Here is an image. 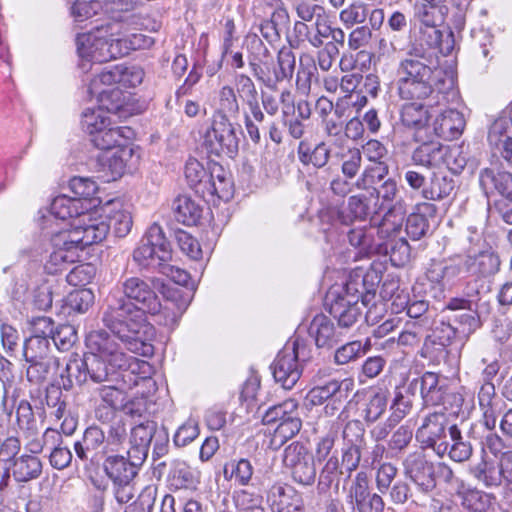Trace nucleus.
<instances>
[{
  "mask_svg": "<svg viewBox=\"0 0 512 512\" xmlns=\"http://www.w3.org/2000/svg\"><path fill=\"white\" fill-rule=\"evenodd\" d=\"M409 390L420 389L421 398L425 405H437L442 401L444 389L439 384V376L434 372H425L419 379L409 384Z\"/></svg>",
  "mask_w": 512,
  "mask_h": 512,
  "instance_id": "obj_31",
  "label": "nucleus"
},
{
  "mask_svg": "<svg viewBox=\"0 0 512 512\" xmlns=\"http://www.w3.org/2000/svg\"><path fill=\"white\" fill-rule=\"evenodd\" d=\"M445 0H421L414 6V17L420 26H430L441 21V15H437L438 8Z\"/></svg>",
  "mask_w": 512,
  "mask_h": 512,
  "instance_id": "obj_52",
  "label": "nucleus"
},
{
  "mask_svg": "<svg viewBox=\"0 0 512 512\" xmlns=\"http://www.w3.org/2000/svg\"><path fill=\"white\" fill-rule=\"evenodd\" d=\"M447 426L448 417L445 412L429 413L416 431V440L423 448H431L438 456L443 457L449 447V443L444 440Z\"/></svg>",
  "mask_w": 512,
  "mask_h": 512,
  "instance_id": "obj_12",
  "label": "nucleus"
},
{
  "mask_svg": "<svg viewBox=\"0 0 512 512\" xmlns=\"http://www.w3.org/2000/svg\"><path fill=\"white\" fill-rule=\"evenodd\" d=\"M341 476L346 477V473L341 468L338 458L331 456L327 459L319 473L317 484L319 493H325L333 486L338 490Z\"/></svg>",
  "mask_w": 512,
  "mask_h": 512,
  "instance_id": "obj_42",
  "label": "nucleus"
},
{
  "mask_svg": "<svg viewBox=\"0 0 512 512\" xmlns=\"http://www.w3.org/2000/svg\"><path fill=\"white\" fill-rule=\"evenodd\" d=\"M132 156L133 148L129 144L104 152L99 158V165L105 173L103 177L106 181H115L120 178Z\"/></svg>",
  "mask_w": 512,
  "mask_h": 512,
  "instance_id": "obj_21",
  "label": "nucleus"
},
{
  "mask_svg": "<svg viewBox=\"0 0 512 512\" xmlns=\"http://www.w3.org/2000/svg\"><path fill=\"white\" fill-rule=\"evenodd\" d=\"M462 506L472 512H484L490 506L488 494L477 489H470L462 493Z\"/></svg>",
  "mask_w": 512,
  "mask_h": 512,
  "instance_id": "obj_59",
  "label": "nucleus"
},
{
  "mask_svg": "<svg viewBox=\"0 0 512 512\" xmlns=\"http://www.w3.org/2000/svg\"><path fill=\"white\" fill-rule=\"evenodd\" d=\"M373 192H376L377 197L383 202L391 204L378 227V234L382 238L397 235L401 231L405 208L403 201L398 198L396 181L388 178Z\"/></svg>",
  "mask_w": 512,
  "mask_h": 512,
  "instance_id": "obj_11",
  "label": "nucleus"
},
{
  "mask_svg": "<svg viewBox=\"0 0 512 512\" xmlns=\"http://www.w3.org/2000/svg\"><path fill=\"white\" fill-rule=\"evenodd\" d=\"M358 284L357 281H348L342 292L331 291L326 296L328 311L340 328L352 327L363 316L359 295L352 293V291L359 292Z\"/></svg>",
  "mask_w": 512,
  "mask_h": 512,
  "instance_id": "obj_7",
  "label": "nucleus"
},
{
  "mask_svg": "<svg viewBox=\"0 0 512 512\" xmlns=\"http://www.w3.org/2000/svg\"><path fill=\"white\" fill-rule=\"evenodd\" d=\"M479 183L486 192L495 189L503 197L512 201V174L510 172H495L493 168H485L480 172Z\"/></svg>",
  "mask_w": 512,
  "mask_h": 512,
  "instance_id": "obj_32",
  "label": "nucleus"
},
{
  "mask_svg": "<svg viewBox=\"0 0 512 512\" xmlns=\"http://www.w3.org/2000/svg\"><path fill=\"white\" fill-rule=\"evenodd\" d=\"M466 125L464 115L455 109H447L436 117L433 123V132L445 140L458 138Z\"/></svg>",
  "mask_w": 512,
  "mask_h": 512,
  "instance_id": "obj_26",
  "label": "nucleus"
},
{
  "mask_svg": "<svg viewBox=\"0 0 512 512\" xmlns=\"http://www.w3.org/2000/svg\"><path fill=\"white\" fill-rule=\"evenodd\" d=\"M94 303V294L90 289H77L67 296V306L74 312L85 313Z\"/></svg>",
  "mask_w": 512,
  "mask_h": 512,
  "instance_id": "obj_63",
  "label": "nucleus"
},
{
  "mask_svg": "<svg viewBox=\"0 0 512 512\" xmlns=\"http://www.w3.org/2000/svg\"><path fill=\"white\" fill-rule=\"evenodd\" d=\"M306 346L303 341L295 339L291 347L285 346L271 364V370L276 382L284 389H292L301 377L302 370L299 362L305 361Z\"/></svg>",
  "mask_w": 512,
  "mask_h": 512,
  "instance_id": "obj_8",
  "label": "nucleus"
},
{
  "mask_svg": "<svg viewBox=\"0 0 512 512\" xmlns=\"http://www.w3.org/2000/svg\"><path fill=\"white\" fill-rule=\"evenodd\" d=\"M69 189L74 194L73 197L81 199L84 205H88L87 201L96 194L98 187L90 178L73 177L69 181Z\"/></svg>",
  "mask_w": 512,
  "mask_h": 512,
  "instance_id": "obj_62",
  "label": "nucleus"
},
{
  "mask_svg": "<svg viewBox=\"0 0 512 512\" xmlns=\"http://www.w3.org/2000/svg\"><path fill=\"white\" fill-rule=\"evenodd\" d=\"M470 474L486 487H497L503 482L501 474V460L482 458L478 463L470 465Z\"/></svg>",
  "mask_w": 512,
  "mask_h": 512,
  "instance_id": "obj_34",
  "label": "nucleus"
},
{
  "mask_svg": "<svg viewBox=\"0 0 512 512\" xmlns=\"http://www.w3.org/2000/svg\"><path fill=\"white\" fill-rule=\"evenodd\" d=\"M397 91L403 100H423L433 95L446 94L454 87L451 74L439 68L422 44H413L396 69Z\"/></svg>",
  "mask_w": 512,
  "mask_h": 512,
  "instance_id": "obj_2",
  "label": "nucleus"
},
{
  "mask_svg": "<svg viewBox=\"0 0 512 512\" xmlns=\"http://www.w3.org/2000/svg\"><path fill=\"white\" fill-rule=\"evenodd\" d=\"M302 427V420L300 415L297 417H288V420L285 422H280L275 428L272 444L283 445L289 439L293 438L296 434L299 433Z\"/></svg>",
  "mask_w": 512,
  "mask_h": 512,
  "instance_id": "obj_58",
  "label": "nucleus"
},
{
  "mask_svg": "<svg viewBox=\"0 0 512 512\" xmlns=\"http://www.w3.org/2000/svg\"><path fill=\"white\" fill-rule=\"evenodd\" d=\"M104 211L109 223V230L112 229L116 237L123 238L131 231L133 220L129 210L120 201H110L105 204Z\"/></svg>",
  "mask_w": 512,
  "mask_h": 512,
  "instance_id": "obj_30",
  "label": "nucleus"
},
{
  "mask_svg": "<svg viewBox=\"0 0 512 512\" xmlns=\"http://www.w3.org/2000/svg\"><path fill=\"white\" fill-rule=\"evenodd\" d=\"M89 205H84L81 199L76 197H69L66 195H59L55 197L49 206V219L67 220L73 217H86V211L89 210Z\"/></svg>",
  "mask_w": 512,
  "mask_h": 512,
  "instance_id": "obj_27",
  "label": "nucleus"
},
{
  "mask_svg": "<svg viewBox=\"0 0 512 512\" xmlns=\"http://www.w3.org/2000/svg\"><path fill=\"white\" fill-rule=\"evenodd\" d=\"M74 450L82 461L99 463L108 455L104 431L98 426H89L84 431L82 441L74 443Z\"/></svg>",
  "mask_w": 512,
  "mask_h": 512,
  "instance_id": "obj_18",
  "label": "nucleus"
},
{
  "mask_svg": "<svg viewBox=\"0 0 512 512\" xmlns=\"http://www.w3.org/2000/svg\"><path fill=\"white\" fill-rule=\"evenodd\" d=\"M374 192L370 195L360 193L353 195L348 199V210L350 214L359 220L366 219L371 214V202L373 200Z\"/></svg>",
  "mask_w": 512,
  "mask_h": 512,
  "instance_id": "obj_60",
  "label": "nucleus"
},
{
  "mask_svg": "<svg viewBox=\"0 0 512 512\" xmlns=\"http://www.w3.org/2000/svg\"><path fill=\"white\" fill-rule=\"evenodd\" d=\"M240 139L231 120L212 118L211 126L204 134L203 145L209 154L233 159L239 151Z\"/></svg>",
  "mask_w": 512,
  "mask_h": 512,
  "instance_id": "obj_9",
  "label": "nucleus"
},
{
  "mask_svg": "<svg viewBox=\"0 0 512 512\" xmlns=\"http://www.w3.org/2000/svg\"><path fill=\"white\" fill-rule=\"evenodd\" d=\"M169 484L175 490L195 489L198 479L185 462L176 461L169 473Z\"/></svg>",
  "mask_w": 512,
  "mask_h": 512,
  "instance_id": "obj_45",
  "label": "nucleus"
},
{
  "mask_svg": "<svg viewBox=\"0 0 512 512\" xmlns=\"http://www.w3.org/2000/svg\"><path fill=\"white\" fill-rule=\"evenodd\" d=\"M401 122L404 126L415 130L416 141L423 140L422 131L428 129L430 118L428 110L419 103H408L401 109Z\"/></svg>",
  "mask_w": 512,
  "mask_h": 512,
  "instance_id": "obj_33",
  "label": "nucleus"
},
{
  "mask_svg": "<svg viewBox=\"0 0 512 512\" xmlns=\"http://www.w3.org/2000/svg\"><path fill=\"white\" fill-rule=\"evenodd\" d=\"M299 404L295 399H287L280 404L270 407L263 415V423L266 425L285 422L288 417L299 416Z\"/></svg>",
  "mask_w": 512,
  "mask_h": 512,
  "instance_id": "obj_47",
  "label": "nucleus"
},
{
  "mask_svg": "<svg viewBox=\"0 0 512 512\" xmlns=\"http://www.w3.org/2000/svg\"><path fill=\"white\" fill-rule=\"evenodd\" d=\"M38 282L34 289V309L47 311L52 307L53 288L56 281L53 277H42Z\"/></svg>",
  "mask_w": 512,
  "mask_h": 512,
  "instance_id": "obj_53",
  "label": "nucleus"
},
{
  "mask_svg": "<svg viewBox=\"0 0 512 512\" xmlns=\"http://www.w3.org/2000/svg\"><path fill=\"white\" fill-rule=\"evenodd\" d=\"M113 334L114 336H111L103 329L91 331L86 337L88 352L111 359L112 366H127V357L115 341V337L118 336L115 333Z\"/></svg>",
  "mask_w": 512,
  "mask_h": 512,
  "instance_id": "obj_16",
  "label": "nucleus"
},
{
  "mask_svg": "<svg viewBox=\"0 0 512 512\" xmlns=\"http://www.w3.org/2000/svg\"><path fill=\"white\" fill-rule=\"evenodd\" d=\"M144 71L136 65H116L103 70L93 78L94 87L104 84L108 87L116 85L121 88H133L143 81Z\"/></svg>",
  "mask_w": 512,
  "mask_h": 512,
  "instance_id": "obj_17",
  "label": "nucleus"
},
{
  "mask_svg": "<svg viewBox=\"0 0 512 512\" xmlns=\"http://www.w3.org/2000/svg\"><path fill=\"white\" fill-rule=\"evenodd\" d=\"M403 473L423 493H428L436 487L434 465L423 451L409 453L402 462Z\"/></svg>",
  "mask_w": 512,
  "mask_h": 512,
  "instance_id": "obj_15",
  "label": "nucleus"
},
{
  "mask_svg": "<svg viewBox=\"0 0 512 512\" xmlns=\"http://www.w3.org/2000/svg\"><path fill=\"white\" fill-rule=\"evenodd\" d=\"M296 69V55L287 46L281 47L276 60L269 58L261 66L254 68L252 75L271 91H278L283 82H290Z\"/></svg>",
  "mask_w": 512,
  "mask_h": 512,
  "instance_id": "obj_6",
  "label": "nucleus"
},
{
  "mask_svg": "<svg viewBox=\"0 0 512 512\" xmlns=\"http://www.w3.org/2000/svg\"><path fill=\"white\" fill-rule=\"evenodd\" d=\"M385 250L396 267H402L410 261L411 248L405 238L391 239L386 243Z\"/></svg>",
  "mask_w": 512,
  "mask_h": 512,
  "instance_id": "obj_54",
  "label": "nucleus"
},
{
  "mask_svg": "<svg viewBox=\"0 0 512 512\" xmlns=\"http://www.w3.org/2000/svg\"><path fill=\"white\" fill-rule=\"evenodd\" d=\"M283 463L290 469L295 482L304 486L314 484L317 475L315 459L302 444L294 442L288 445L284 450Z\"/></svg>",
  "mask_w": 512,
  "mask_h": 512,
  "instance_id": "obj_13",
  "label": "nucleus"
},
{
  "mask_svg": "<svg viewBox=\"0 0 512 512\" xmlns=\"http://www.w3.org/2000/svg\"><path fill=\"white\" fill-rule=\"evenodd\" d=\"M318 76L319 73L315 60L307 54L301 55L295 79L297 91L308 95L311 91L312 83L318 80Z\"/></svg>",
  "mask_w": 512,
  "mask_h": 512,
  "instance_id": "obj_41",
  "label": "nucleus"
},
{
  "mask_svg": "<svg viewBox=\"0 0 512 512\" xmlns=\"http://www.w3.org/2000/svg\"><path fill=\"white\" fill-rule=\"evenodd\" d=\"M157 496V488L146 486L139 494L137 500L126 507L124 512H152Z\"/></svg>",
  "mask_w": 512,
  "mask_h": 512,
  "instance_id": "obj_64",
  "label": "nucleus"
},
{
  "mask_svg": "<svg viewBox=\"0 0 512 512\" xmlns=\"http://www.w3.org/2000/svg\"><path fill=\"white\" fill-rule=\"evenodd\" d=\"M253 473L254 468L246 458L231 459L223 467L224 479L238 486L248 485Z\"/></svg>",
  "mask_w": 512,
  "mask_h": 512,
  "instance_id": "obj_40",
  "label": "nucleus"
},
{
  "mask_svg": "<svg viewBox=\"0 0 512 512\" xmlns=\"http://www.w3.org/2000/svg\"><path fill=\"white\" fill-rule=\"evenodd\" d=\"M109 232V225L104 220L80 219L71 229L52 233L51 249L44 264L48 274L53 275L68 265L80 261V253L85 247L100 243Z\"/></svg>",
  "mask_w": 512,
  "mask_h": 512,
  "instance_id": "obj_3",
  "label": "nucleus"
},
{
  "mask_svg": "<svg viewBox=\"0 0 512 512\" xmlns=\"http://www.w3.org/2000/svg\"><path fill=\"white\" fill-rule=\"evenodd\" d=\"M246 48L248 51V63L252 73L254 68L261 66L266 60L271 58L270 50L255 33L246 36Z\"/></svg>",
  "mask_w": 512,
  "mask_h": 512,
  "instance_id": "obj_49",
  "label": "nucleus"
},
{
  "mask_svg": "<svg viewBox=\"0 0 512 512\" xmlns=\"http://www.w3.org/2000/svg\"><path fill=\"white\" fill-rule=\"evenodd\" d=\"M209 184L213 187L212 189H207V191H205V197L217 195L219 198H224L228 197L230 194V178L224 168L217 163L210 164Z\"/></svg>",
  "mask_w": 512,
  "mask_h": 512,
  "instance_id": "obj_48",
  "label": "nucleus"
},
{
  "mask_svg": "<svg viewBox=\"0 0 512 512\" xmlns=\"http://www.w3.org/2000/svg\"><path fill=\"white\" fill-rule=\"evenodd\" d=\"M104 471L113 483H127L137 475L135 468L126 460V457L117 453L108 454L104 458Z\"/></svg>",
  "mask_w": 512,
  "mask_h": 512,
  "instance_id": "obj_35",
  "label": "nucleus"
},
{
  "mask_svg": "<svg viewBox=\"0 0 512 512\" xmlns=\"http://www.w3.org/2000/svg\"><path fill=\"white\" fill-rule=\"evenodd\" d=\"M184 173L188 185L201 197H205L207 189H212L213 186L209 184L210 165L206 169L197 159L190 158L186 162Z\"/></svg>",
  "mask_w": 512,
  "mask_h": 512,
  "instance_id": "obj_36",
  "label": "nucleus"
},
{
  "mask_svg": "<svg viewBox=\"0 0 512 512\" xmlns=\"http://www.w3.org/2000/svg\"><path fill=\"white\" fill-rule=\"evenodd\" d=\"M413 151L412 161L416 165L426 168L439 167L446 162V157L449 152L448 146L443 145L438 141H425Z\"/></svg>",
  "mask_w": 512,
  "mask_h": 512,
  "instance_id": "obj_25",
  "label": "nucleus"
},
{
  "mask_svg": "<svg viewBox=\"0 0 512 512\" xmlns=\"http://www.w3.org/2000/svg\"><path fill=\"white\" fill-rule=\"evenodd\" d=\"M247 111L243 114L244 126L248 137L254 144L261 141V131L266 130V125L270 119L266 116L260 106L258 99L246 100Z\"/></svg>",
  "mask_w": 512,
  "mask_h": 512,
  "instance_id": "obj_28",
  "label": "nucleus"
},
{
  "mask_svg": "<svg viewBox=\"0 0 512 512\" xmlns=\"http://www.w3.org/2000/svg\"><path fill=\"white\" fill-rule=\"evenodd\" d=\"M362 153L366 156V158L378 164V179L381 180L387 173L388 167L382 162V159L387 154V149L385 146L379 142L378 140H369L363 147Z\"/></svg>",
  "mask_w": 512,
  "mask_h": 512,
  "instance_id": "obj_56",
  "label": "nucleus"
},
{
  "mask_svg": "<svg viewBox=\"0 0 512 512\" xmlns=\"http://www.w3.org/2000/svg\"><path fill=\"white\" fill-rule=\"evenodd\" d=\"M380 276L375 270L367 271L361 278L357 275L350 278L349 281H357L359 292L352 291L353 294L359 295L362 305H370L376 299V291L380 283Z\"/></svg>",
  "mask_w": 512,
  "mask_h": 512,
  "instance_id": "obj_46",
  "label": "nucleus"
},
{
  "mask_svg": "<svg viewBox=\"0 0 512 512\" xmlns=\"http://www.w3.org/2000/svg\"><path fill=\"white\" fill-rule=\"evenodd\" d=\"M342 160L341 171L349 179L359 172L362 163V152L358 148H349L346 152L336 154Z\"/></svg>",
  "mask_w": 512,
  "mask_h": 512,
  "instance_id": "obj_61",
  "label": "nucleus"
},
{
  "mask_svg": "<svg viewBox=\"0 0 512 512\" xmlns=\"http://www.w3.org/2000/svg\"><path fill=\"white\" fill-rule=\"evenodd\" d=\"M267 500L273 512H304L302 496L292 486L273 485Z\"/></svg>",
  "mask_w": 512,
  "mask_h": 512,
  "instance_id": "obj_20",
  "label": "nucleus"
},
{
  "mask_svg": "<svg viewBox=\"0 0 512 512\" xmlns=\"http://www.w3.org/2000/svg\"><path fill=\"white\" fill-rule=\"evenodd\" d=\"M98 31L97 25L87 33L78 34L76 37V49L79 57L87 61L98 63Z\"/></svg>",
  "mask_w": 512,
  "mask_h": 512,
  "instance_id": "obj_50",
  "label": "nucleus"
},
{
  "mask_svg": "<svg viewBox=\"0 0 512 512\" xmlns=\"http://www.w3.org/2000/svg\"><path fill=\"white\" fill-rule=\"evenodd\" d=\"M132 133L129 127H110V122H108L89 136L96 148L107 152L129 144Z\"/></svg>",
  "mask_w": 512,
  "mask_h": 512,
  "instance_id": "obj_23",
  "label": "nucleus"
},
{
  "mask_svg": "<svg viewBox=\"0 0 512 512\" xmlns=\"http://www.w3.org/2000/svg\"><path fill=\"white\" fill-rule=\"evenodd\" d=\"M466 428L465 423L460 425L452 424L448 427V433L451 440L447 453L449 457L455 462L467 461L473 452L472 444L470 443V432L464 434Z\"/></svg>",
  "mask_w": 512,
  "mask_h": 512,
  "instance_id": "obj_29",
  "label": "nucleus"
},
{
  "mask_svg": "<svg viewBox=\"0 0 512 512\" xmlns=\"http://www.w3.org/2000/svg\"><path fill=\"white\" fill-rule=\"evenodd\" d=\"M171 258V245L166 239L161 226L157 223L152 224L141 239L139 246L133 251V260L139 266L146 267L155 259H157L159 265H161Z\"/></svg>",
  "mask_w": 512,
  "mask_h": 512,
  "instance_id": "obj_10",
  "label": "nucleus"
},
{
  "mask_svg": "<svg viewBox=\"0 0 512 512\" xmlns=\"http://www.w3.org/2000/svg\"><path fill=\"white\" fill-rule=\"evenodd\" d=\"M122 57L128 55L133 50L147 49L154 44V40L142 33L125 34L121 30L118 36Z\"/></svg>",
  "mask_w": 512,
  "mask_h": 512,
  "instance_id": "obj_57",
  "label": "nucleus"
},
{
  "mask_svg": "<svg viewBox=\"0 0 512 512\" xmlns=\"http://www.w3.org/2000/svg\"><path fill=\"white\" fill-rule=\"evenodd\" d=\"M322 372L319 370L314 376L316 385L307 393L306 400L311 405H322L325 402L333 399L342 394L343 390L348 391V381H340L337 379H330L322 381Z\"/></svg>",
  "mask_w": 512,
  "mask_h": 512,
  "instance_id": "obj_24",
  "label": "nucleus"
},
{
  "mask_svg": "<svg viewBox=\"0 0 512 512\" xmlns=\"http://www.w3.org/2000/svg\"><path fill=\"white\" fill-rule=\"evenodd\" d=\"M366 351L367 347L366 345H363L361 341L355 340L348 342L336 349L334 353V362L337 365L348 364L363 356Z\"/></svg>",
  "mask_w": 512,
  "mask_h": 512,
  "instance_id": "obj_55",
  "label": "nucleus"
},
{
  "mask_svg": "<svg viewBox=\"0 0 512 512\" xmlns=\"http://www.w3.org/2000/svg\"><path fill=\"white\" fill-rule=\"evenodd\" d=\"M347 499L356 512H383L385 502L381 495L372 492L366 472H358L348 489Z\"/></svg>",
  "mask_w": 512,
  "mask_h": 512,
  "instance_id": "obj_14",
  "label": "nucleus"
},
{
  "mask_svg": "<svg viewBox=\"0 0 512 512\" xmlns=\"http://www.w3.org/2000/svg\"><path fill=\"white\" fill-rule=\"evenodd\" d=\"M297 156L303 165H312L313 167L320 169L325 167L328 163L331 156V150L325 142L318 143L311 150L307 142L300 141L297 147Z\"/></svg>",
  "mask_w": 512,
  "mask_h": 512,
  "instance_id": "obj_37",
  "label": "nucleus"
},
{
  "mask_svg": "<svg viewBox=\"0 0 512 512\" xmlns=\"http://www.w3.org/2000/svg\"><path fill=\"white\" fill-rule=\"evenodd\" d=\"M127 366H112V360L94 355L87 352L83 357L75 356L71 358L67 364L65 371L69 382L73 380L77 384H83L90 379L95 383L109 381L117 370L124 369Z\"/></svg>",
  "mask_w": 512,
  "mask_h": 512,
  "instance_id": "obj_5",
  "label": "nucleus"
},
{
  "mask_svg": "<svg viewBox=\"0 0 512 512\" xmlns=\"http://www.w3.org/2000/svg\"><path fill=\"white\" fill-rule=\"evenodd\" d=\"M175 219L186 226L196 225L202 215L201 206L190 196L180 195L173 202Z\"/></svg>",
  "mask_w": 512,
  "mask_h": 512,
  "instance_id": "obj_39",
  "label": "nucleus"
},
{
  "mask_svg": "<svg viewBox=\"0 0 512 512\" xmlns=\"http://www.w3.org/2000/svg\"><path fill=\"white\" fill-rule=\"evenodd\" d=\"M459 262H453L442 268V277L452 279L461 274L476 279L489 278L495 275L501 265L498 254L492 248L477 249L475 245L465 250Z\"/></svg>",
  "mask_w": 512,
  "mask_h": 512,
  "instance_id": "obj_4",
  "label": "nucleus"
},
{
  "mask_svg": "<svg viewBox=\"0 0 512 512\" xmlns=\"http://www.w3.org/2000/svg\"><path fill=\"white\" fill-rule=\"evenodd\" d=\"M309 335L314 339L318 348L331 349L341 341L342 333L337 331L331 319L324 314H317L312 319Z\"/></svg>",
  "mask_w": 512,
  "mask_h": 512,
  "instance_id": "obj_22",
  "label": "nucleus"
},
{
  "mask_svg": "<svg viewBox=\"0 0 512 512\" xmlns=\"http://www.w3.org/2000/svg\"><path fill=\"white\" fill-rule=\"evenodd\" d=\"M121 22L107 21L97 25L98 63L122 57L118 36L121 35Z\"/></svg>",
  "mask_w": 512,
  "mask_h": 512,
  "instance_id": "obj_19",
  "label": "nucleus"
},
{
  "mask_svg": "<svg viewBox=\"0 0 512 512\" xmlns=\"http://www.w3.org/2000/svg\"><path fill=\"white\" fill-rule=\"evenodd\" d=\"M127 439V427L123 418L115 417L105 436L106 450L108 454L118 453Z\"/></svg>",
  "mask_w": 512,
  "mask_h": 512,
  "instance_id": "obj_51",
  "label": "nucleus"
},
{
  "mask_svg": "<svg viewBox=\"0 0 512 512\" xmlns=\"http://www.w3.org/2000/svg\"><path fill=\"white\" fill-rule=\"evenodd\" d=\"M455 188L454 180L440 173H432L422 196L429 200H441L448 197Z\"/></svg>",
  "mask_w": 512,
  "mask_h": 512,
  "instance_id": "obj_43",
  "label": "nucleus"
},
{
  "mask_svg": "<svg viewBox=\"0 0 512 512\" xmlns=\"http://www.w3.org/2000/svg\"><path fill=\"white\" fill-rule=\"evenodd\" d=\"M240 114V103L231 86H223L218 93L217 107L214 111V119L231 120Z\"/></svg>",
  "mask_w": 512,
  "mask_h": 512,
  "instance_id": "obj_38",
  "label": "nucleus"
},
{
  "mask_svg": "<svg viewBox=\"0 0 512 512\" xmlns=\"http://www.w3.org/2000/svg\"><path fill=\"white\" fill-rule=\"evenodd\" d=\"M102 86L105 85L100 84L94 87L92 79L89 90L91 94L98 97L101 107L105 108L108 112L117 113L125 103V96L119 87L105 89Z\"/></svg>",
  "mask_w": 512,
  "mask_h": 512,
  "instance_id": "obj_44",
  "label": "nucleus"
},
{
  "mask_svg": "<svg viewBox=\"0 0 512 512\" xmlns=\"http://www.w3.org/2000/svg\"><path fill=\"white\" fill-rule=\"evenodd\" d=\"M157 278L123 274L106 298L104 325L115 333L131 352L141 356L154 353L152 344L142 339L139 320L144 313L160 315L162 305L154 287Z\"/></svg>",
  "mask_w": 512,
  "mask_h": 512,
  "instance_id": "obj_1",
  "label": "nucleus"
}]
</instances>
